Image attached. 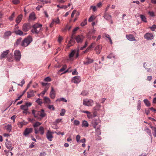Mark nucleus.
Returning <instances> with one entry per match:
<instances>
[{
  "label": "nucleus",
  "mask_w": 156,
  "mask_h": 156,
  "mask_svg": "<svg viewBox=\"0 0 156 156\" xmlns=\"http://www.w3.org/2000/svg\"><path fill=\"white\" fill-rule=\"evenodd\" d=\"M32 113L35 118H37L39 116L40 118H38L40 120L43 118L45 117L46 115V114L44 112V110L43 109L41 110V111H37L34 110H32Z\"/></svg>",
  "instance_id": "f257e3e1"
},
{
  "label": "nucleus",
  "mask_w": 156,
  "mask_h": 156,
  "mask_svg": "<svg viewBox=\"0 0 156 156\" xmlns=\"http://www.w3.org/2000/svg\"><path fill=\"white\" fill-rule=\"evenodd\" d=\"M32 38L30 36H29L25 38L21 43V45L24 47H27L32 41Z\"/></svg>",
  "instance_id": "f03ea898"
},
{
  "label": "nucleus",
  "mask_w": 156,
  "mask_h": 156,
  "mask_svg": "<svg viewBox=\"0 0 156 156\" xmlns=\"http://www.w3.org/2000/svg\"><path fill=\"white\" fill-rule=\"evenodd\" d=\"M42 26L41 24H34L33 27V29L31 30V32L32 33L38 34L41 30Z\"/></svg>",
  "instance_id": "7ed1b4c3"
},
{
  "label": "nucleus",
  "mask_w": 156,
  "mask_h": 156,
  "mask_svg": "<svg viewBox=\"0 0 156 156\" xmlns=\"http://www.w3.org/2000/svg\"><path fill=\"white\" fill-rule=\"evenodd\" d=\"M100 121L99 119H94L92 122V126L94 128H100L101 126Z\"/></svg>",
  "instance_id": "20e7f679"
},
{
  "label": "nucleus",
  "mask_w": 156,
  "mask_h": 156,
  "mask_svg": "<svg viewBox=\"0 0 156 156\" xmlns=\"http://www.w3.org/2000/svg\"><path fill=\"white\" fill-rule=\"evenodd\" d=\"M14 55L15 59L16 61L17 62L20 61L21 57V54L20 51L19 50L15 51Z\"/></svg>",
  "instance_id": "39448f33"
},
{
  "label": "nucleus",
  "mask_w": 156,
  "mask_h": 156,
  "mask_svg": "<svg viewBox=\"0 0 156 156\" xmlns=\"http://www.w3.org/2000/svg\"><path fill=\"white\" fill-rule=\"evenodd\" d=\"M31 26L29 23H25L23 24L22 27V30L26 32L28 31L31 28Z\"/></svg>",
  "instance_id": "423d86ee"
},
{
  "label": "nucleus",
  "mask_w": 156,
  "mask_h": 156,
  "mask_svg": "<svg viewBox=\"0 0 156 156\" xmlns=\"http://www.w3.org/2000/svg\"><path fill=\"white\" fill-rule=\"evenodd\" d=\"M93 104V101L92 100H89L88 99H84L83 104L87 106H91Z\"/></svg>",
  "instance_id": "0eeeda50"
},
{
  "label": "nucleus",
  "mask_w": 156,
  "mask_h": 156,
  "mask_svg": "<svg viewBox=\"0 0 156 156\" xmlns=\"http://www.w3.org/2000/svg\"><path fill=\"white\" fill-rule=\"evenodd\" d=\"M52 134L53 133L49 130L46 133V137L48 140L50 141H52V139L53 137Z\"/></svg>",
  "instance_id": "6e6552de"
},
{
  "label": "nucleus",
  "mask_w": 156,
  "mask_h": 156,
  "mask_svg": "<svg viewBox=\"0 0 156 156\" xmlns=\"http://www.w3.org/2000/svg\"><path fill=\"white\" fill-rule=\"evenodd\" d=\"M144 37L147 40L152 39L154 38L153 35L151 33H147L144 35Z\"/></svg>",
  "instance_id": "1a4fd4ad"
},
{
  "label": "nucleus",
  "mask_w": 156,
  "mask_h": 156,
  "mask_svg": "<svg viewBox=\"0 0 156 156\" xmlns=\"http://www.w3.org/2000/svg\"><path fill=\"white\" fill-rule=\"evenodd\" d=\"M80 77L78 76H76L73 77L72 79V82L74 83H78L81 81Z\"/></svg>",
  "instance_id": "9d476101"
},
{
  "label": "nucleus",
  "mask_w": 156,
  "mask_h": 156,
  "mask_svg": "<svg viewBox=\"0 0 156 156\" xmlns=\"http://www.w3.org/2000/svg\"><path fill=\"white\" fill-rule=\"evenodd\" d=\"M33 131L32 128H27L23 132V135L25 136H27L29 134L31 133Z\"/></svg>",
  "instance_id": "9b49d317"
},
{
  "label": "nucleus",
  "mask_w": 156,
  "mask_h": 156,
  "mask_svg": "<svg viewBox=\"0 0 156 156\" xmlns=\"http://www.w3.org/2000/svg\"><path fill=\"white\" fill-rule=\"evenodd\" d=\"M84 38L82 35H78L75 37V40L78 43H81L83 42Z\"/></svg>",
  "instance_id": "f8f14e48"
},
{
  "label": "nucleus",
  "mask_w": 156,
  "mask_h": 156,
  "mask_svg": "<svg viewBox=\"0 0 156 156\" xmlns=\"http://www.w3.org/2000/svg\"><path fill=\"white\" fill-rule=\"evenodd\" d=\"M94 60L90 58L87 57L86 59V60L83 62V64L85 65H88L89 64L92 63L93 62Z\"/></svg>",
  "instance_id": "ddd939ff"
},
{
  "label": "nucleus",
  "mask_w": 156,
  "mask_h": 156,
  "mask_svg": "<svg viewBox=\"0 0 156 156\" xmlns=\"http://www.w3.org/2000/svg\"><path fill=\"white\" fill-rule=\"evenodd\" d=\"M102 46L100 45H98L96 47L95 50L96 51V53L97 54H99L101 50Z\"/></svg>",
  "instance_id": "4468645a"
},
{
  "label": "nucleus",
  "mask_w": 156,
  "mask_h": 156,
  "mask_svg": "<svg viewBox=\"0 0 156 156\" xmlns=\"http://www.w3.org/2000/svg\"><path fill=\"white\" fill-rule=\"evenodd\" d=\"M126 37L127 39L131 41H135L136 40L135 37L132 34H129L126 35Z\"/></svg>",
  "instance_id": "2eb2a0df"
},
{
  "label": "nucleus",
  "mask_w": 156,
  "mask_h": 156,
  "mask_svg": "<svg viewBox=\"0 0 156 156\" xmlns=\"http://www.w3.org/2000/svg\"><path fill=\"white\" fill-rule=\"evenodd\" d=\"M5 145L7 148L9 149L10 151H12V150L13 147H12V144L10 141H7L5 143Z\"/></svg>",
  "instance_id": "dca6fc26"
},
{
  "label": "nucleus",
  "mask_w": 156,
  "mask_h": 156,
  "mask_svg": "<svg viewBox=\"0 0 156 156\" xmlns=\"http://www.w3.org/2000/svg\"><path fill=\"white\" fill-rule=\"evenodd\" d=\"M9 53V50H7L6 51H3L1 55L0 58L2 59L4 58Z\"/></svg>",
  "instance_id": "f3484780"
},
{
  "label": "nucleus",
  "mask_w": 156,
  "mask_h": 156,
  "mask_svg": "<svg viewBox=\"0 0 156 156\" xmlns=\"http://www.w3.org/2000/svg\"><path fill=\"white\" fill-rule=\"evenodd\" d=\"M51 90L50 92V95L51 98L53 99L55 98V90L53 87H51Z\"/></svg>",
  "instance_id": "a211bd4d"
},
{
  "label": "nucleus",
  "mask_w": 156,
  "mask_h": 156,
  "mask_svg": "<svg viewBox=\"0 0 156 156\" xmlns=\"http://www.w3.org/2000/svg\"><path fill=\"white\" fill-rule=\"evenodd\" d=\"M144 131H145L147 134L150 136L151 140H152V134L151 130L149 129L148 128L146 127L144 129Z\"/></svg>",
  "instance_id": "6ab92c4d"
},
{
  "label": "nucleus",
  "mask_w": 156,
  "mask_h": 156,
  "mask_svg": "<svg viewBox=\"0 0 156 156\" xmlns=\"http://www.w3.org/2000/svg\"><path fill=\"white\" fill-rule=\"evenodd\" d=\"M104 18L106 20H111L112 19V16L110 15H109L106 13V12L105 13L104 15Z\"/></svg>",
  "instance_id": "aec40b11"
},
{
  "label": "nucleus",
  "mask_w": 156,
  "mask_h": 156,
  "mask_svg": "<svg viewBox=\"0 0 156 156\" xmlns=\"http://www.w3.org/2000/svg\"><path fill=\"white\" fill-rule=\"evenodd\" d=\"M22 17V15H20L17 17L16 20V22L17 23V25H18L21 21Z\"/></svg>",
  "instance_id": "412c9836"
},
{
  "label": "nucleus",
  "mask_w": 156,
  "mask_h": 156,
  "mask_svg": "<svg viewBox=\"0 0 156 156\" xmlns=\"http://www.w3.org/2000/svg\"><path fill=\"white\" fill-rule=\"evenodd\" d=\"M150 127L152 129L154 136V137H156V127L151 126Z\"/></svg>",
  "instance_id": "4be33fe9"
},
{
  "label": "nucleus",
  "mask_w": 156,
  "mask_h": 156,
  "mask_svg": "<svg viewBox=\"0 0 156 156\" xmlns=\"http://www.w3.org/2000/svg\"><path fill=\"white\" fill-rule=\"evenodd\" d=\"M14 33H15L17 35H19L20 36L23 35V32L20 30H15L14 31Z\"/></svg>",
  "instance_id": "5701e85b"
},
{
  "label": "nucleus",
  "mask_w": 156,
  "mask_h": 156,
  "mask_svg": "<svg viewBox=\"0 0 156 156\" xmlns=\"http://www.w3.org/2000/svg\"><path fill=\"white\" fill-rule=\"evenodd\" d=\"M27 94V97L29 98L34 96V91L33 90H31L30 91L28 92Z\"/></svg>",
  "instance_id": "b1692460"
},
{
  "label": "nucleus",
  "mask_w": 156,
  "mask_h": 156,
  "mask_svg": "<svg viewBox=\"0 0 156 156\" xmlns=\"http://www.w3.org/2000/svg\"><path fill=\"white\" fill-rule=\"evenodd\" d=\"M29 18L31 20H35V15L34 12H32L30 14Z\"/></svg>",
  "instance_id": "393cba45"
},
{
  "label": "nucleus",
  "mask_w": 156,
  "mask_h": 156,
  "mask_svg": "<svg viewBox=\"0 0 156 156\" xmlns=\"http://www.w3.org/2000/svg\"><path fill=\"white\" fill-rule=\"evenodd\" d=\"M11 32L10 31H7L5 32L4 37L5 38H6L10 36L11 35Z\"/></svg>",
  "instance_id": "a878e982"
},
{
  "label": "nucleus",
  "mask_w": 156,
  "mask_h": 156,
  "mask_svg": "<svg viewBox=\"0 0 156 156\" xmlns=\"http://www.w3.org/2000/svg\"><path fill=\"white\" fill-rule=\"evenodd\" d=\"M6 129L9 132H10L12 129V127L11 125L8 124L6 126H5Z\"/></svg>",
  "instance_id": "bb28decb"
},
{
  "label": "nucleus",
  "mask_w": 156,
  "mask_h": 156,
  "mask_svg": "<svg viewBox=\"0 0 156 156\" xmlns=\"http://www.w3.org/2000/svg\"><path fill=\"white\" fill-rule=\"evenodd\" d=\"M140 18L141 20L143 21L145 23H147V18L144 15H141L140 16Z\"/></svg>",
  "instance_id": "cd10ccee"
},
{
  "label": "nucleus",
  "mask_w": 156,
  "mask_h": 156,
  "mask_svg": "<svg viewBox=\"0 0 156 156\" xmlns=\"http://www.w3.org/2000/svg\"><path fill=\"white\" fill-rule=\"evenodd\" d=\"M95 133L97 135H100L101 133V130H100V128H95Z\"/></svg>",
  "instance_id": "c85d7f7f"
},
{
  "label": "nucleus",
  "mask_w": 156,
  "mask_h": 156,
  "mask_svg": "<svg viewBox=\"0 0 156 156\" xmlns=\"http://www.w3.org/2000/svg\"><path fill=\"white\" fill-rule=\"evenodd\" d=\"M88 126L89 124L86 121L84 120L83 121L82 124V126L83 127H88Z\"/></svg>",
  "instance_id": "c756f323"
},
{
  "label": "nucleus",
  "mask_w": 156,
  "mask_h": 156,
  "mask_svg": "<svg viewBox=\"0 0 156 156\" xmlns=\"http://www.w3.org/2000/svg\"><path fill=\"white\" fill-rule=\"evenodd\" d=\"M20 108L24 111H27L28 110V108L27 106L25 105H23L20 106Z\"/></svg>",
  "instance_id": "7c9ffc66"
},
{
  "label": "nucleus",
  "mask_w": 156,
  "mask_h": 156,
  "mask_svg": "<svg viewBox=\"0 0 156 156\" xmlns=\"http://www.w3.org/2000/svg\"><path fill=\"white\" fill-rule=\"evenodd\" d=\"M56 101H62L63 102H67V100L64 98H58Z\"/></svg>",
  "instance_id": "2f4dec72"
},
{
  "label": "nucleus",
  "mask_w": 156,
  "mask_h": 156,
  "mask_svg": "<svg viewBox=\"0 0 156 156\" xmlns=\"http://www.w3.org/2000/svg\"><path fill=\"white\" fill-rule=\"evenodd\" d=\"M22 39L21 38H20L18 39H17L15 42V45H18L20 44H21L22 41Z\"/></svg>",
  "instance_id": "473e14b6"
},
{
  "label": "nucleus",
  "mask_w": 156,
  "mask_h": 156,
  "mask_svg": "<svg viewBox=\"0 0 156 156\" xmlns=\"http://www.w3.org/2000/svg\"><path fill=\"white\" fill-rule=\"evenodd\" d=\"M144 102L145 104V105L147 107H149L150 106V104L149 101L147 99H144Z\"/></svg>",
  "instance_id": "72a5a7b5"
},
{
  "label": "nucleus",
  "mask_w": 156,
  "mask_h": 156,
  "mask_svg": "<svg viewBox=\"0 0 156 156\" xmlns=\"http://www.w3.org/2000/svg\"><path fill=\"white\" fill-rule=\"evenodd\" d=\"M69 42V43H71L73 44L75 43V40L74 39L73 35H72L71 36L70 40Z\"/></svg>",
  "instance_id": "f704fd0d"
},
{
  "label": "nucleus",
  "mask_w": 156,
  "mask_h": 156,
  "mask_svg": "<svg viewBox=\"0 0 156 156\" xmlns=\"http://www.w3.org/2000/svg\"><path fill=\"white\" fill-rule=\"evenodd\" d=\"M141 104L140 100H138L137 101V110H140L141 109Z\"/></svg>",
  "instance_id": "c9c22d12"
},
{
  "label": "nucleus",
  "mask_w": 156,
  "mask_h": 156,
  "mask_svg": "<svg viewBox=\"0 0 156 156\" xmlns=\"http://www.w3.org/2000/svg\"><path fill=\"white\" fill-rule=\"evenodd\" d=\"M41 124V123L38 122H37L35 123H34L33 125V126L35 128L38 126H39Z\"/></svg>",
  "instance_id": "e433bc0d"
},
{
  "label": "nucleus",
  "mask_w": 156,
  "mask_h": 156,
  "mask_svg": "<svg viewBox=\"0 0 156 156\" xmlns=\"http://www.w3.org/2000/svg\"><path fill=\"white\" fill-rule=\"evenodd\" d=\"M52 21L53 22L55 23L56 24H59L60 23L58 17L53 19Z\"/></svg>",
  "instance_id": "4c0bfd02"
},
{
  "label": "nucleus",
  "mask_w": 156,
  "mask_h": 156,
  "mask_svg": "<svg viewBox=\"0 0 156 156\" xmlns=\"http://www.w3.org/2000/svg\"><path fill=\"white\" fill-rule=\"evenodd\" d=\"M36 102H37L38 105H41L42 103V102L41 99L40 98H38L36 101Z\"/></svg>",
  "instance_id": "58836bf2"
},
{
  "label": "nucleus",
  "mask_w": 156,
  "mask_h": 156,
  "mask_svg": "<svg viewBox=\"0 0 156 156\" xmlns=\"http://www.w3.org/2000/svg\"><path fill=\"white\" fill-rule=\"evenodd\" d=\"M39 131L41 132V135H43L44 133V128L43 126L40 127Z\"/></svg>",
  "instance_id": "ea45409f"
},
{
  "label": "nucleus",
  "mask_w": 156,
  "mask_h": 156,
  "mask_svg": "<svg viewBox=\"0 0 156 156\" xmlns=\"http://www.w3.org/2000/svg\"><path fill=\"white\" fill-rule=\"evenodd\" d=\"M87 24V19H85L81 23V26L82 27L84 26Z\"/></svg>",
  "instance_id": "a19ab883"
},
{
  "label": "nucleus",
  "mask_w": 156,
  "mask_h": 156,
  "mask_svg": "<svg viewBox=\"0 0 156 156\" xmlns=\"http://www.w3.org/2000/svg\"><path fill=\"white\" fill-rule=\"evenodd\" d=\"M76 52V51L74 50H73L72 51L71 53L69 55V57L70 58L73 57L74 54H75Z\"/></svg>",
  "instance_id": "79ce46f5"
},
{
  "label": "nucleus",
  "mask_w": 156,
  "mask_h": 156,
  "mask_svg": "<svg viewBox=\"0 0 156 156\" xmlns=\"http://www.w3.org/2000/svg\"><path fill=\"white\" fill-rule=\"evenodd\" d=\"M66 112V110L64 109H62L61 110V112L60 114V115L63 116L65 115Z\"/></svg>",
  "instance_id": "37998d69"
},
{
  "label": "nucleus",
  "mask_w": 156,
  "mask_h": 156,
  "mask_svg": "<svg viewBox=\"0 0 156 156\" xmlns=\"http://www.w3.org/2000/svg\"><path fill=\"white\" fill-rule=\"evenodd\" d=\"M12 2L14 4L16 5L20 3V1L19 0H12Z\"/></svg>",
  "instance_id": "c03bdc74"
},
{
  "label": "nucleus",
  "mask_w": 156,
  "mask_h": 156,
  "mask_svg": "<svg viewBox=\"0 0 156 156\" xmlns=\"http://www.w3.org/2000/svg\"><path fill=\"white\" fill-rule=\"evenodd\" d=\"M44 101L46 103H49L50 102V99L46 97H44Z\"/></svg>",
  "instance_id": "a18cd8bd"
},
{
  "label": "nucleus",
  "mask_w": 156,
  "mask_h": 156,
  "mask_svg": "<svg viewBox=\"0 0 156 156\" xmlns=\"http://www.w3.org/2000/svg\"><path fill=\"white\" fill-rule=\"evenodd\" d=\"M15 16V12H13L10 16L9 18V20L10 21H12L13 20V18Z\"/></svg>",
  "instance_id": "49530a36"
},
{
  "label": "nucleus",
  "mask_w": 156,
  "mask_h": 156,
  "mask_svg": "<svg viewBox=\"0 0 156 156\" xmlns=\"http://www.w3.org/2000/svg\"><path fill=\"white\" fill-rule=\"evenodd\" d=\"M67 66L66 65H64L60 69L59 71L62 72L65 70Z\"/></svg>",
  "instance_id": "de8ad7c7"
},
{
  "label": "nucleus",
  "mask_w": 156,
  "mask_h": 156,
  "mask_svg": "<svg viewBox=\"0 0 156 156\" xmlns=\"http://www.w3.org/2000/svg\"><path fill=\"white\" fill-rule=\"evenodd\" d=\"M74 125L76 126H78L80 124V122L78 120H74Z\"/></svg>",
  "instance_id": "09e8293b"
},
{
  "label": "nucleus",
  "mask_w": 156,
  "mask_h": 156,
  "mask_svg": "<svg viewBox=\"0 0 156 156\" xmlns=\"http://www.w3.org/2000/svg\"><path fill=\"white\" fill-rule=\"evenodd\" d=\"M57 7H58L60 8H61V9L63 8L64 9H66L67 8V5H62L61 6H60L59 5H57Z\"/></svg>",
  "instance_id": "8fccbe9b"
},
{
  "label": "nucleus",
  "mask_w": 156,
  "mask_h": 156,
  "mask_svg": "<svg viewBox=\"0 0 156 156\" xmlns=\"http://www.w3.org/2000/svg\"><path fill=\"white\" fill-rule=\"evenodd\" d=\"M44 80L46 82H50L51 81V78L49 77L48 76L46 77L44 79Z\"/></svg>",
  "instance_id": "3c124183"
},
{
  "label": "nucleus",
  "mask_w": 156,
  "mask_h": 156,
  "mask_svg": "<svg viewBox=\"0 0 156 156\" xmlns=\"http://www.w3.org/2000/svg\"><path fill=\"white\" fill-rule=\"evenodd\" d=\"M25 105L28 108V107H30L32 103L30 102H27L26 103Z\"/></svg>",
  "instance_id": "603ef678"
},
{
  "label": "nucleus",
  "mask_w": 156,
  "mask_h": 156,
  "mask_svg": "<svg viewBox=\"0 0 156 156\" xmlns=\"http://www.w3.org/2000/svg\"><path fill=\"white\" fill-rule=\"evenodd\" d=\"M112 57L114 58L115 56L112 53H111L107 56V58H111Z\"/></svg>",
  "instance_id": "864d4df0"
},
{
  "label": "nucleus",
  "mask_w": 156,
  "mask_h": 156,
  "mask_svg": "<svg viewBox=\"0 0 156 156\" xmlns=\"http://www.w3.org/2000/svg\"><path fill=\"white\" fill-rule=\"evenodd\" d=\"M150 29L152 31H154L156 29V25H153L151 27H150Z\"/></svg>",
  "instance_id": "5fc2aeb1"
},
{
  "label": "nucleus",
  "mask_w": 156,
  "mask_h": 156,
  "mask_svg": "<svg viewBox=\"0 0 156 156\" xmlns=\"http://www.w3.org/2000/svg\"><path fill=\"white\" fill-rule=\"evenodd\" d=\"M99 135H97V136H96L95 137V140H100L101 139V136H99Z\"/></svg>",
  "instance_id": "6e6d98bb"
},
{
  "label": "nucleus",
  "mask_w": 156,
  "mask_h": 156,
  "mask_svg": "<svg viewBox=\"0 0 156 156\" xmlns=\"http://www.w3.org/2000/svg\"><path fill=\"white\" fill-rule=\"evenodd\" d=\"M23 125L24 124L23 122H20L18 124L19 127L20 128H22Z\"/></svg>",
  "instance_id": "4d7b16f0"
},
{
  "label": "nucleus",
  "mask_w": 156,
  "mask_h": 156,
  "mask_svg": "<svg viewBox=\"0 0 156 156\" xmlns=\"http://www.w3.org/2000/svg\"><path fill=\"white\" fill-rule=\"evenodd\" d=\"M48 90V88L46 87L44 88V90L41 93V94H42V95H44L45 94V92L47 91Z\"/></svg>",
  "instance_id": "13d9d810"
},
{
  "label": "nucleus",
  "mask_w": 156,
  "mask_h": 156,
  "mask_svg": "<svg viewBox=\"0 0 156 156\" xmlns=\"http://www.w3.org/2000/svg\"><path fill=\"white\" fill-rule=\"evenodd\" d=\"M82 112L83 113L87 114V117L88 118H89V115H90V112L88 111H83Z\"/></svg>",
  "instance_id": "bf43d9fd"
},
{
  "label": "nucleus",
  "mask_w": 156,
  "mask_h": 156,
  "mask_svg": "<svg viewBox=\"0 0 156 156\" xmlns=\"http://www.w3.org/2000/svg\"><path fill=\"white\" fill-rule=\"evenodd\" d=\"M62 119H57L54 122L55 124L59 123L62 120Z\"/></svg>",
  "instance_id": "052dcab7"
},
{
  "label": "nucleus",
  "mask_w": 156,
  "mask_h": 156,
  "mask_svg": "<svg viewBox=\"0 0 156 156\" xmlns=\"http://www.w3.org/2000/svg\"><path fill=\"white\" fill-rule=\"evenodd\" d=\"M80 138V136L79 135H78L76 136V139L77 142H78L79 141Z\"/></svg>",
  "instance_id": "680f3d73"
},
{
  "label": "nucleus",
  "mask_w": 156,
  "mask_h": 156,
  "mask_svg": "<svg viewBox=\"0 0 156 156\" xmlns=\"http://www.w3.org/2000/svg\"><path fill=\"white\" fill-rule=\"evenodd\" d=\"M87 45V43L86 41L85 42L84 45L82 47H81L80 48V49L83 50L84 48H85Z\"/></svg>",
  "instance_id": "e2e57ef3"
},
{
  "label": "nucleus",
  "mask_w": 156,
  "mask_h": 156,
  "mask_svg": "<svg viewBox=\"0 0 156 156\" xmlns=\"http://www.w3.org/2000/svg\"><path fill=\"white\" fill-rule=\"evenodd\" d=\"M148 13L151 16L153 17L154 16V12L153 11H149L148 12Z\"/></svg>",
  "instance_id": "0e129e2a"
},
{
  "label": "nucleus",
  "mask_w": 156,
  "mask_h": 156,
  "mask_svg": "<svg viewBox=\"0 0 156 156\" xmlns=\"http://www.w3.org/2000/svg\"><path fill=\"white\" fill-rule=\"evenodd\" d=\"M94 16H90L89 19L88 21L89 22H91L94 19Z\"/></svg>",
  "instance_id": "69168bd1"
},
{
  "label": "nucleus",
  "mask_w": 156,
  "mask_h": 156,
  "mask_svg": "<svg viewBox=\"0 0 156 156\" xmlns=\"http://www.w3.org/2000/svg\"><path fill=\"white\" fill-rule=\"evenodd\" d=\"M25 83V80L24 79H23L22 80L21 82V84H18V85L19 86H20L21 87L23 86V85Z\"/></svg>",
  "instance_id": "338daca9"
},
{
  "label": "nucleus",
  "mask_w": 156,
  "mask_h": 156,
  "mask_svg": "<svg viewBox=\"0 0 156 156\" xmlns=\"http://www.w3.org/2000/svg\"><path fill=\"white\" fill-rule=\"evenodd\" d=\"M46 155V153L44 152H43L40 153L39 156H45Z\"/></svg>",
  "instance_id": "774afa93"
}]
</instances>
